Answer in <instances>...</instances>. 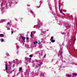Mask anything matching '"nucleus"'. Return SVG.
I'll return each instance as SVG.
<instances>
[{
	"instance_id": "1",
	"label": "nucleus",
	"mask_w": 77,
	"mask_h": 77,
	"mask_svg": "<svg viewBox=\"0 0 77 77\" xmlns=\"http://www.w3.org/2000/svg\"><path fill=\"white\" fill-rule=\"evenodd\" d=\"M50 40L51 42H55V40H53V37L52 36L51 37Z\"/></svg>"
},
{
	"instance_id": "2",
	"label": "nucleus",
	"mask_w": 77,
	"mask_h": 77,
	"mask_svg": "<svg viewBox=\"0 0 77 77\" xmlns=\"http://www.w3.org/2000/svg\"><path fill=\"white\" fill-rule=\"evenodd\" d=\"M21 38H22V39L23 41L24 42H25V39H26V38H25V37H23L22 36H21Z\"/></svg>"
},
{
	"instance_id": "3",
	"label": "nucleus",
	"mask_w": 77,
	"mask_h": 77,
	"mask_svg": "<svg viewBox=\"0 0 77 77\" xmlns=\"http://www.w3.org/2000/svg\"><path fill=\"white\" fill-rule=\"evenodd\" d=\"M43 63H41L40 64L38 65V66H36V68H38V67H39V66H41V65H42Z\"/></svg>"
},
{
	"instance_id": "4",
	"label": "nucleus",
	"mask_w": 77,
	"mask_h": 77,
	"mask_svg": "<svg viewBox=\"0 0 77 77\" xmlns=\"http://www.w3.org/2000/svg\"><path fill=\"white\" fill-rule=\"evenodd\" d=\"M5 70H8V65L5 64Z\"/></svg>"
},
{
	"instance_id": "5",
	"label": "nucleus",
	"mask_w": 77,
	"mask_h": 77,
	"mask_svg": "<svg viewBox=\"0 0 77 77\" xmlns=\"http://www.w3.org/2000/svg\"><path fill=\"white\" fill-rule=\"evenodd\" d=\"M21 70H22V68L20 67L19 70V71H21Z\"/></svg>"
},
{
	"instance_id": "6",
	"label": "nucleus",
	"mask_w": 77,
	"mask_h": 77,
	"mask_svg": "<svg viewBox=\"0 0 77 77\" xmlns=\"http://www.w3.org/2000/svg\"><path fill=\"white\" fill-rule=\"evenodd\" d=\"M3 36H4V35L2 34H0V36L3 37Z\"/></svg>"
},
{
	"instance_id": "7",
	"label": "nucleus",
	"mask_w": 77,
	"mask_h": 77,
	"mask_svg": "<svg viewBox=\"0 0 77 77\" xmlns=\"http://www.w3.org/2000/svg\"><path fill=\"white\" fill-rule=\"evenodd\" d=\"M67 77H71V75H67Z\"/></svg>"
},
{
	"instance_id": "8",
	"label": "nucleus",
	"mask_w": 77,
	"mask_h": 77,
	"mask_svg": "<svg viewBox=\"0 0 77 77\" xmlns=\"http://www.w3.org/2000/svg\"><path fill=\"white\" fill-rule=\"evenodd\" d=\"M73 75H77V74L76 73H72Z\"/></svg>"
},
{
	"instance_id": "9",
	"label": "nucleus",
	"mask_w": 77,
	"mask_h": 77,
	"mask_svg": "<svg viewBox=\"0 0 77 77\" xmlns=\"http://www.w3.org/2000/svg\"><path fill=\"white\" fill-rule=\"evenodd\" d=\"M38 44H40V42L39 41V40H38Z\"/></svg>"
},
{
	"instance_id": "10",
	"label": "nucleus",
	"mask_w": 77,
	"mask_h": 77,
	"mask_svg": "<svg viewBox=\"0 0 77 77\" xmlns=\"http://www.w3.org/2000/svg\"><path fill=\"white\" fill-rule=\"evenodd\" d=\"M29 57H33V55H30L29 56Z\"/></svg>"
},
{
	"instance_id": "11",
	"label": "nucleus",
	"mask_w": 77,
	"mask_h": 77,
	"mask_svg": "<svg viewBox=\"0 0 77 77\" xmlns=\"http://www.w3.org/2000/svg\"><path fill=\"white\" fill-rule=\"evenodd\" d=\"M60 13H62V10H60Z\"/></svg>"
},
{
	"instance_id": "12",
	"label": "nucleus",
	"mask_w": 77,
	"mask_h": 77,
	"mask_svg": "<svg viewBox=\"0 0 77 77\" xmlns=\"http://www.w3.org/2000/svg\"><path fill=\"white\" fill-rule=\"evenodd\" d=\"M31 33L30 37H32V32H31Z\"/></svg>"
},
{
	"instance_id": "13",
	"label": "nucleus",
	"mask_w": 77,
	"mask_h": 77,
	"mask_svg": "<svg viewBox=\"0 0 77 77\" xmlns=\"http://www.w3.org/2000/svg\"><path fill=\"white\" fill-rule=\"evenodd\" d=\"M30 12L31 13H32V14H34V13H33L32 11H31Z\"/></svg>"
},
{
	"instance_id": "14",
	"label": "nucleus",
	"mask_w": 77,
	"mask_h": 77,
	"mask_svg": "<svg viewBox=\"0 0 77 77\" xmlns=\"http://www.w3.org/2000/svg\"><path fill=\"white\" fill-rule=\"evenodd\" d=\"M7 24L8 25H10V23L8 22V23H7Z\"/></svg>"
},
{
	"instance_id": "15",
	"label": "nucleus",
	"mask_w": 77,
	"mask_h": 77,
	"mask_svg": "<svg viewBox=\"0 0 77 77\" xmlns=\"http://www.w3.org/2000/svg\"><path fill=\"white\" fill-rule=\"evenodd\" d=\"M17 49L19 48V47L18 46H17Z\"/></svg>"
},
{
	"instance_id": "16",
	"label": "nucleus",
	"mask_w": 77,
	"mask_h": 77,
	"mask_svg": "<svg viewBox=\"0 0 77 77\" xmlns=\"http://www.w3.org/2000/svg\"><path fill=\"white\" fill-rule=\"evenodd\" d=\"M26 39H27L28 40H29V37H27L26 38Z\"/></svg>"
},
{
	"instance_id": "17",
	"label": "nucleus",
	"mask_w": 77,
	"mask_h": 77,
	"mask_svg": "<svg viewBox=\"0 0 77 77\" xmlns=\"http://www.w3.org/2000/svg\"><path fill=\"white\" fill-rule=\"evenodd\" d=\"M45 56H46V54H45V56H44V57H45Z\"/></svg>"
},
{
	"instance_id": "18",
	"label": "nucleus",
	"mask_w": 77,
	"mask_h": 77,
	"mask_svg": "<svg viewBox=\"0 0 77 77\" xmlns=\"http://www.w3.org/2000/svg\"><path fill=\"white\" fill-rule=\"evenodd\" d=\"M13 31H11V34H13Z\"/></svg>"
},
{
	"instance_id": "19",
	"label": "nucleus",
	"mask_w": 77,
	"mask_h": 77,
	"mask_svg": "<svg viewBox=\"0 0 77 77\" xmlns=\"http://www.w3.org/2000/svg\"><path fill=\"white\" fill-rule=\"evenodd\" d=\"M2 42H4V40H3V39H2Z\"/></svg>"
},
{
	"instance_id": "20",
	"label": "nucleus",
	"mask_w": 77,
	"mask_h": 77,
	"mask_svg": "<svg viewBox=\"0 0 77 77\" xmlns=\"http://www.w3.org/2000/svg\"><path fill=\"white\" fill-rule=\"evenodd\" d=\"M34 44H35L36 43V42H34Z\"/></svg>"
},
{
	"instance_id": "21",
	"label": "nucleus",
	"mask_w": 77,
	"mask_h": 77,
	"mask_svg": "<svg viewBox=\"0 0 77 77\" xmlns=\"http://www.w3.org/2000/svg\"><path fill=\"white\" fill-rule=\"evenodd\" d=\"M12 71H11V72H10V73H12Z\"/></svg>"
},
{
	"instance_id": "22",
	"label": "nucleus",
	"mask_w": 77,
	"mask_h": 77,
	"mask_svg": "<svg viewBox=\"0 0 77 77\" xmlns=\"http://www.w3.org/2000/svg\"><path fill=\"white\" fill-rule=\"evenodd\" d=\"M15 66V64H14L13 65V67H14Z\"/></svg>"
},
{
	"instance_id": "23",
	"label": "nucleus",
	"mask_w": 77,
	"mask_h": 77,
	"mask_svg": "<svg viewBox=\"0 0 77 77\" xmlns=\"http://www.w3.org/2000/svg\"><path fill=\"white\" fill-rule=\"evenodd\" d=\"M40 8V6L38 7H37V8Z\"/></svg>"
},
{
	"instance_id": "24",
	"label": "nucleus",
	"mask_w": 77,
	"mask_h": 77,
	"mask_svg": "<svg viewBox=\"0 0 77 77\" xmlns=\"http://www.w3.org/2000/svg\"><path fill=\"white\" fill-rule=\"evenodd\" d=\"M35 43H38V42H37V41L35 42Z\"/></svg>"
},
{
	"instance_id": "25",
	"label": "nucleus",
	"mask_w": 77,
	"mask_h": 77,
	"mask_svg": "<svg viewBox=\"0 0 77 77\" xmlns=\"http://www.w3.org/2000/svg\"><path fill=\"white\" fill-rule=\"evenodd\" d=\"M29 60H31V58H29Z\"/></svg>"
},
{
	"instance_id": "26",
	"label": "nucleus",
	"mask_w": 77,
	"mask_h": 77,
	"mask_svg": "<svg viewBox=\"0 0 77 77\" xmlns=\"http://www.w3.org/2000/svg\"><path fill=\"white\" fill-rule=\"evenodd\" d=\"M12 71V72H13V71H14V70H13Z\"/></svg>"
}]
</instances>
